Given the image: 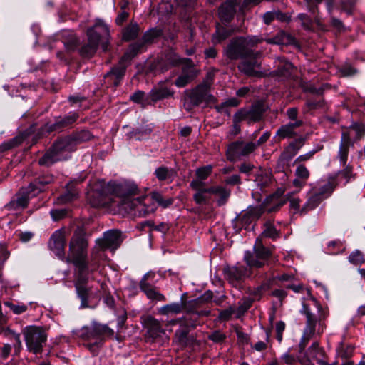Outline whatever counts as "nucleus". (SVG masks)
<instances>
[{"mask_svg": "<svg viewBox=\"0 0 365 365\" xmlns=\"http://www.w3.org/2000/svg\"><path fill=\"white\" fill-rule=\"evenodd\" d=\"M252 300L250 299H245L242 303L239 305V309L240 312H244L247 311L252 305Z\"/></svg>", "mask_w": 365, "mask_h": 365, "instance_id": "obj_61", "label": "nucleus"}, {"mask_svg": "<svg viewBox=\"0 0 365 365\" xmlns=\"http://www.w3.org/2000/svg\"><path fill=\"white\" fill-rule=\"evenodd\" d=\"M256 148L257 145L252 142H233L227 147L226 151L227 158L228 160L233 162L241 156H246L253 153Z\"/></svg>", "mask_w": 365, "mask_h": 365, "instance_id": "obj_9", "label": "nucleus"}, {"mask_svg": "<svg viewBox=\"0 0 365 365\" xmlns=\"http://www.w3.org/2000/svg\"><path fill=\"white\" fill-rule=\"evenodd\" d=\"M212 171V166L211 165L197 168L195 171L197 178L192 181H200L202 184H203V185H205V182L204 181L210 175Z\"/></svg>", "mask_w": 365, "mask_h": 365, "instance_id": "obj_33", "label": "nucleus"}, {"mask_svg": "<svg viewBox=\"0 0 365 365\" xmlns=\"http://www.w3.org/2000/svg\"><path fill=\"white\" fill-rule=\"evenodd\" d=\"M354 348L350 345H341L337 350L338 356L342 359H348L352 356Z\"/></svg>", "mask_w": 365, "mask_h": 365, "instance_id": "obj_51", "label": "nucleus"}, {"mask_svg": "<svg viewBox=\"0 0 365 365\" xmlns=\"http://www.w3.org/2000/svg\"><path fill=\"white\" fill-rule=\"evenodd\" d=\"M91 334L94 336H103L110 337L114 334V331L107 325L94 323L92 325Z\"/></svg>", "mask_w": 365, "mask_h": 365, "instance_id": "obj_30", "label": "nucleus"}, {"mask_svg": "<svg viewBox=\"0 0 365 365\" xmlns=\"http://www.w3.org/2000/svg\"><path fill=\"white\" fill-rule=\"evenodd\" d=\"M26 345L29 351L41 353L47 339L45 331L38 327H29L24 331Z\"/></svg>", "mask_w": 365, "mask_h": 365, "instance_id": "obj_7", "label": "nucleus"}, {"mask_svg": "<svg viewBox=\"0 0 365 365\" xmlns=\"http://www.w3.org/2000/svg\"><path fill=\"white\" fill-rule=\"evenodd\" d=\"M4 305L9 308L15 314H20L28 309V306L23 304H14L12 302H4Z\"/></svg>", "mask_w": 365, "mask_h": 365, "instance_id": "obj_44", "label": "nucleus"}, {"mask_svg": "<svg viewBox=\"0 0 365 365\" xmlns=\"http://www.w3.org/2000/svg\"><path fill=\"white\" fill-rule=\"evenodd\" d=\"M198 75L197 71L195 69H188L182 72V73L176 79L175 84L178 87H185L192 81H193Z\"/></svg>", "mask_w": 365, "mask_h": 365, "instance_id": "obj_28", "label": "nucleus"}, {"mask_svg": "<svg viewBox=\"0 0 365 365\" xmlns=\"http://www.w3.org/2000/svg\"><path fill=\"white\" fill-rule=\"evenodd\" d=\"M309 185L311 188L307 193V200L302 207L301 214H306L307 212L314 210L324 200L317 193L316 187L313 184H310Z\"/></svg>", "mask_w": 365, "mask_h": 365, "instance_id": "obj_20", "label": "nucleus"}, {"mask_svg": "<svg viewBox=\"0 0 365 365\" xmlns=\"http://www.w3.org/2000/svg\"><path fill=\"white\" fill-rule=\"evenodd\" d=\"M262 213V209L259 207H249L246 210L243 211L240 215L237 216L235 220L242 227L247 228L251 222L259 218Z\"/></svg>", "mask_w": 365, "mask_h": 365, "instance_id": "obj_18", "label": "nucleus"}, {"mask_svg": "<svg viewBox=\"0 0 365 365\" xmlns=\"http://www.w3.org/2000/svg\"><path fill=\"white\" fill-rule=\"evenodd\" d=\"M275 63L277 66L276 71L277 75L287 77L291 74L293 66L290 62L282 58H278Z\"/></svg>", "mask_w": 365, "mask_h": 365, "instance_id": "obj_29", "label": "nucleus"}, {"mask_svg": "<svg viewBox=\"0 0 365 365\" xmlns=\"http://www.w3.org/2000/svg\"><path fill=\"white\" fill-rule=\"evenodd\" d=\"M174 91L166 86L163 83H160L155 86L148 93V98L150 101L156 102L160 100L173 97Z\"/></svg>", "mask_w": 365, "mask_h": 365, "instance_id": "obj_21", "label": "nucleus"}, {"mask_svg": "<svg viewBox=\"0 0 365 365\" xmlns=\"http://www.w3.org/2000/svg\"><path fill=\"white\" fill-rule=\"evenodd\" d=\"M213 78H214V73L212 72H208L207 73L205 79L203 80V81L201 83H200L199 85L204 86L206 88L211 90V86H212V84L213 82Z\"/></svg>", "mask_w": 365, "mask_h": 365, "instance_id": "obj_55", "label": "nucleus"}, {"mask_svg": "<svg viewBox=\"0 0 365 365\" xmlns=\"http://www.w3.org/2000/svg\"><path fill=\"white\" fill-rule=\"evenodd\" d=\"M350 146V139L349 134L342 133L341 142L339 146L338 157L339 158L340 163L343 166L346 165L349 150Z\"/></svg>", "mask_w": 365, "mask_h": 365, "instance_id": "obj_26", "label": "nucleus"}, {"mask_svg": "<svg viewBox=\"0 0 365 365\" xmlns=\"http://www.w3.org/2000/svg\"><path fill=\"white\" fill-rule=\"evenodd\" d=\"M210 89L204 86L197 85L195 88L187 91L183 106L187 111L193 108L204 104L207 106L216 102L215 97L210 93Z\"/></svg>", "mask_w": 365, "mask_h": 365, "instance_id": "obj_5", "label": "nucleus"}, {"mask_svg": "<svg viewBox=\"0 0 365 365\" xmlns=\"http://www.w3.org/2000/svg\"><path fill=\"white\" fill-rule=\"evenodd\" d=\"M302 125V120H296L281 126L276 133V136L280 139L290 138L296 135L295 129Z\"/></svg>", "mask_w": 365, "mask_h": 365, "instance_id": "obj_24", "label": "nucleus"}, {"mask_svg": "<svg viewBox=\"0 0 365 365\" xmlns=\"http://www.w3.org/2000/svg\"><path fill=\"white\" fill-rule=\"evenodd\" d=\"M205 314V312H192L182 317L183 324L190 329H194L197 326V320L199 316Z\"/></svg>", "mask_w": 365, "mask_h": 365, "instance_id": "obj_35", "label": "nucleus"}, {"mask_svg": "<svg viewBox=\"0 0 365 365\" xmlns=\"http://www.w3.org/2000/svg\"><path fill=\"white\" fill-rule=\"evenodd\" d=\"M123 240L122 232L117 230H111L104 233L101 247L103 249L115 250Z\"/></svg>", "mask_w": 365, "mask_h": 365, "instance_id": "obj_16", "label": "nucleus"}, {"mask_svg": "<svg viewBox=\"0 0 365 365\" xmlns=\"http://www.w3.org/2000/svg\"><path fill=\"white\" fill-rule=\"evenodd\" d=\"M289 36L283 31L279 32L274 37L268 38L266 41L271 44H284L287 43V39Z\"/></svg>", "mask_w": 365, "mask_h": 365, "instance_id": "obj_45", "label": "nucleus"}, {"mask_svg": "<svg viewBox=\"0 0 365 365\" xmlns=\"http://www.w3.org/2000/svg\"><path fill=\"white\" fill-rule=\"evenodd\" d=\"M51 215L53 220L56 221L66 215L64 210H53L51 211Z\"/></svg>", "mask_w": 365, "mask_h": 365, "instance_id": "obj_59", "label": "nucleus"}, {"mask_svg": "<svg viewBox=\"0 0 365 365\" xmlns=\"http://www.w3.org/2000/svg\"><path fill=\"white\" fill-rule=\"evenodd\" d=\"M138 188L136 185H119L109 182L98 192L101 196H108L115 195L121 199V204L125 210H137L139 216H145L155 211L157 207L154 202L158 205L166 208L173 202V198L164 199L162 195L158 192H153L150 196L145 195L140 197L134 198L133 196L137 193Z\"/></svg>", "mask_w": 365, "mask_h": 365, "instance_id": "obj_1", "label": "nucleus"}, {"mask_svg": "<svg viewBox=\"0 0 365 365\" xmlns=\"http://www.w3.org/2000/svg\"><path fill=\"white\" fill-rule=\"evenodd\" d=\"M147 275H145L140 282V289L146 294L148 298L157 301L165 300V297L158 292L155 287L146 282Z\"/></svg>", "mask_w": 365, "mask_h": 365, "instance_id": "obj_25", "label": "nucleus"}, {"mask_svg": "<svg viewBox=\"0 0 365 365\" xmlns=\"http://www.w3.org/2000/svg\"><path fill=\"white\" fill-rule=\"evenodd\" d=\"M262 235L266 237L275 238L278 236V232L271 222H267L264 224V229Z\"/></svg>", "mask_w": 365, "mask_h": 365, "instance_id": "obj_43", "label": "nucleus"}, {"mask_svg": "<svg viewBox=\"0 0 365 365\" xmlns=\"http://www.w3.org/2000/svg\"><path fill=\"white\" fill-rule=\"evenodd\" d=\"M190 330V328L185 324H180V329L176 331L175 334L176 340L182 344H185L187 343V336Z\"/></svg>", "mask_w": 365, "mask_h": 365, "instance_id": "obj_36", "label": "nucleus"}, {"mask_svg": "<svg viewBox=\"0 0 365 365\" xmlns=\"http://www.w3.org/2000/svg\"><path fill=\"white\" fill-rule=\"evenodd\" d=\"M349 261L356 265H361L365 261V258L362 252L358 250L353 251L349 256Z\"/></svg>", "mask_w": 365, "mask_h": 365, "instance_id": "obj_41", "label": "nucleus"}, {"mask_svg": "<svg viewBox=\"0 0 365 365\" xmlns=\"http://www.w3.org/2000/svg\"><path fill=\"white\" fill-rule=\"evenodd\" d=\"M341 247V244L338 240L330 241L327 244V247L329 249L328 252L331 254L337 253L339 251Z\"/></svg>", "mask_w": 365, "mask_h": 365, "instance_id": "obj_53", "label": "nucleus"}, {"mask_svg": "<svg viewBox=\"0 0 365 365\" xmlns=\"http://www.w3.org/2000/svg\"><path fill=\"white\" fill-rule=\"evenodd\" d=\"M225 182L228 185H237L241 183L240 177L238 175H233L226 178Z\"/></svg>", "mask_w": 365, "mask_h": 365, "instance_id": "obj_60", "label": "nucleus"}, {"mask_svg": "<svg viewBox=\"0 0 365 365\" xmlns=\"http://www.w3.org/2000/svg\"><path fill=\"white\" fill-rule=\"evenodd\" d=\"M335 176L336 177V179L338 177L339 178H344L345 180L344 184L345 185L354 176L352 173V168L348 165H346L345 168L343 170L339 172Z\"/></svg>", "mask_w": 365, "mask_h": 365, "instance_id": "obj_50", "label": "nucleus"}, {"mask_svg": "<svg viewBox=\"0 0 365 365\" xmlns=\"http://www.w3.org/2000/svg\"><path fill=\"white\" fill-rule=\"evenodd\" d=\"M260 56V53L255 58H243L244 60L239 64V70L249 76H257L259 74V68L260 63L258 62L257 58Z\"/></svg>", "mask_w": 365, "mask_h": 365, "instance_id": "obj_19", "label": "nucleus"}, {"mask_svg": "<svg viewBox=\"0 0 365 365\" xmlns=\"http://www.w3.org/2000/svg\"><path fill=\"white\" fill-rule=\"evenodd\" d=\"M190 187L195 191L193 195L195 202L198 205L205 204L208 200V195L216 192V190L205 187L200 181H191Z\"/></svg>", "mask_w": 365, "mask_h": 365, "instance_id": "obj_17", "label": "nucleus"}, {"mask_svg": "<svg viewBox=\"0 0 365 365\" xmlns=\"http://www.w3.org/2000/svg\"><path fill=\"white\" fill-rule=\"evenodd\" d=\"M224 273L226 279L234 286H237L240 282L251 275V272L247 267L238 264L235 266L225 267Z\"/></svg>", "mask_w": 365, "mask_h": 365, "instance_id": "obj_10", "label": "nucleus"}, {"mask_svg": "<svg viewBox=\"0 0 365 365\" xmlns=\"http://www.w3.org/2000/svg\"><path fill=\"white\" fill-rule=\"evenodd\" d=\"M66 245L65 232L63 230H58L51 235L48 247L59 258L64 256V247Z\"/></svg>", "mask_w": 365, "mask_h": 365, "instance_id": "obj_15", "label": "nucleus"}, {"mask_svg": "<svg viewBox=\"0 0 365 365\" xmlns=\"http://www.w3.org/2000/svg\"><path fill=\"white\" fill-rule=\"evenodd\" d=\"M88 279V269L86 270H77L75 287L78 296L81 299V304L86 306L88 302L89 289L86 286Z\"/></svg>", "mask_w": 365, "mask_h": 365, "instance_id": "obj_13", "label": "nucleus"}, {"mask_svg": "<svg viewBox=\"0 0 365 365\" xmlns=\"http://www.w3.org/2000/svg\"><path fill=\"white\" fill-rule=\"evenodd\" d=\"M308 354L311 359L316 360L318 363L319 359H323L324 351L319 348L318 343L314 342L309 348Z\"/></svg>", "mask_w": 365, "mask_h": 365, "instance_id": "obj_37", "label": "nucleus"}, {"mask_svg": "<svg viewBox=\"0 0 365 365\" xmlns=\"http://www.w3.org/2000/svg\"><path fill=\"white\" fill-rule=\"evenodd\" d=\"M125 68H113L110 72L107 73V76H115L114 85L116 86L119 83L120 79L124 76Z\"/></svg>", "mask_w": 365, "mask_h": 365, "instance_id": "obj_46", "label": "nucleus"}, {"mask_svg": "<svg viewBox=\"0 0 365 365\" xmlns=\"http://www.w3.org/2000/svg\"><path fill=\"white\" fill-rule=\"evenodd\" d=\"M155 174L159 180H165L171 176V171L165 166H160L155 170Z\"/></svg>", "mask_w": 365, "mask_h": 365, "instance_id": "obj_48", "label": "nucleus"}, {"mask_svg": "<svg viewBox=\"0 0 365 365\" xmlns=\"http://www.w3.org/2000/svg\"><path fill=\"white\" fill-rule=\"evenodd\" d=\"M184 307L185 302L182 301L173 302L160 307L158 312L163 315L178 314L182 312Z\"/></svg>", "mask_w": 365, "mask_h": 365, "instance_id": "obj_27", "label": "nucleus"}, {"mask_svg": "<svg viewBox=\"0 0 365 365\" xmlns=\"http://www.w3.org/2000/svg\"><path fill=\"white\" fill-rule=\"evenodd\" d=\"M306 181L296 177L292 181L293 186L297 189V192H299L306 185Z\"/></svg>", "mask_w": 365, "mask_h": 365, "instance_id": "obj_62", "label": "nucleus"}, {"mask_svg": "<svg viewBox=\"0 0 365 365\" xmlns=\"http://www.w3.org/2000/svg\"><path fill=\"white\" fill-rule=\"evenodd\" d=\"M271 256V251L263 246L261 240L257 239L253 252H245L244 260L247 264V267L252 272V269L261 268L264 266Z\"/></svg>", "mask_w": 365, "mask_h": 365, "instance_id": "obj_6", "label": "nucleus"}, {"mask_svg": "<svg viewBox=\"0 0 365 365\" xmlns=\"http://www.w3.org/2000/svg\"><path fill=\"white\" fill-rule=\"evenodd\" d=\"M264 112V109L263 106L257 104L248 109L240 110L235 114L234 119L237 122L242 120L247 121L249 123L257 122L261 120Z\"/></svg>", "mask_w": 365, "mask_h": 365, "instance_id": "obj_11", "label": "nucleus"}, {"mask_svg": "<svg viewBox=\"0 0 365 365\" xmlns=\"http://www.w3.org/2000/svg\"><path fill=\"white\" fill-rule=\"evenodd\" d=\"M232 33V29H228L219 26L217 27L216 32L212 36V41L215 43H220L229 37Z\"/></svg>", "mask_w": 365, "mask_h": 365, "instance_id": "obj_34", "label": "nucleus"}, {"mask_svg": "<svg viewBox=\"0 0 365 365\" xmlns=\"http://www.w3.org/2000/svg\"><path fill=\"white\" fill-rule=\"evenodd\" d=\"M78 117V115L77 113H68V115H66L63 118H58L56 120V122L54 123H53L52 125H46L45 126V129L48 132H51V131L62 128L65 126L69 125L72 124L73 123H74L77 120Z\"/></svg>", "mask_w": 365, "mask_h": 365, "instance_id": "obj_23", "label": "nucleus"}, {"mask_svg": "<svg viewBox=\"0 0 365 365\" xmlns=\"http://www.w3.org/2000/svg\"><path fill=\"white\" fill-rule=\"evenodd\" d=\"M300 200L299 198H294L289 200V207L292 210H293L295 213L300 212L302 211V208L300 206Z\"/></svg>", "mask_w": 365, "mask_h": 365, "instance_id": "obj_54", "label": "nucleus"}, {"mask_svg": "<svg viewBox=\"0 0 365 365\" xmlns=\"http://www.w3.org/2000/svg\"><path fill=\"white\" fill-rule=\"evenodd\" d=\"M129 14L125 11L120 12L116 17L115 22L118 25H122L123 23L128 18Z\"/></svg>", "mask_w": 365, "mask_h": 365, "instance_id": "obj_63", "label": "nucleus"}, {"mask_svg": "<svg viewBox=\"0 0 365 365\" xmlns=\"http://www.w3.org/2000/svg\"><path fill=\"white\" fill-rule=\"evenodd\" d=\"M317 322V319H307L306 322V326L304 329L303 335L307 336V338L311 339L314 333H315V328L316 324Z\"/></svg>", "mask_w": 365, "mask_h": 365, "instance_id": "obj_39", "label": "nucleus"}, {"mask_svg": "<svg viewBox=\"0 0 365 365\" xmlns=\"http://www.w3.org/2000/svg\"><path fill=\"white\" fill-rule=\"evenodd\" d=\"M306 104L310 110H314L323 108L324 101L309 100L307 101Z\"/></svg>", "mask_w": 365, "mask_h": 365, "instance_id": "obj_57", "label": "nucleus"}, {"mask_svg": "<svg viewBox=\"0 0 365 365\" xmlns=\"http://www.w3.org/2000/svg\"><path fill=\"white\" fill-rule=\"evenodd\" d=\"M225 338V334L220 331H215L209 335V339L216 343L222 341Z\"/></svg>", "mask_w": 365, "mask_h": 365, "instance_id": "obj_56", "label": "nucleus"}, {"mask_svg": "<svg viewBox=\"0 0 365 365\" xmlns=\"http://www.w3.org/2000/svg\"><path fill=\"white\" fill-rule=\"evenodd\" d=\"M141 322L147 330V336L152 339H155L165 334V329L162 327L160 322L151 315L142 316Z\"/></svg>", "mask_w": 365, "mask_h": 365, "instance_id": "obj_12", "label": "nucleus"}, {"mask_svg": "<svg viewBox=\"0 0 365 365\" xmlns=\"http://www.w3.org/2000/svg\"><path fill=\"white\" fill-rule=\"evenodd\" d=\"M239 3L237 0H228L222 4L219 9L220 19L225 21H230L233 18L236 6Z\"/></svg>", "mask_w": 365, "mask_h": 365, "instance_id": "obj_22", "label": "nucleus"}, {"mask_svg": "<svg viewBox=\"0 0 365 365\" xmlns=\"http://www.w3.org/2000/svg\"><path fill=\"white\" fill-rule=\"evenodd\" d=\"M139 32V27L136 23L131 22L122 32L123 40L128 41L135 38Z\"/></svg>", "mask_w": 365, "mask_h": 365, "instance_id": "obj_32", "label": "nucleus"}, {"mask_svg": "<svg viewBox=\"0 0 365 365\" xmlns=\"http://www.w3.org/2000/svg\"><path fill=\"white\" fill-rule=\"evenodd\" d=\"M88 240L83 228L78 227L69 242V255L67 261H71L76 270L88 269L87 260Z\"/></svg>", "mask_w": 365, "mask_h": 365, "instance_id": "obj_3", "label": "nucleus"}, {"mask_svg": "<svg viewBox=\"0 0 365 365\" xmlns=\"http://www.w3.org/2000/svg\"><path fill=\"white\" fill-rule=\"evenodd\" d=\"M344 133L349 134V138L351 135H354L355 138H359L365 133V126L363 124L354 123L349 127L347 132Z\"/></svg>", "mask_w": 365, "mask_h": 365, "instance_id": "obj_38", "label": "nucleus"}, {"mask_svg": "<svg viewBox=\"0 0 365 365\" xmlns=\"http://www.w3.org/2000/svg\"><path fill=\"white\" fill-rule=\"evenodd\" d=\"M5 334L9 337H10L11 339H12L15 341V342H16V344H14L15 352H16V354L19 353V351L22 347V344H21V339H20V334H16L11 330H7L5 332Z\"/></svg>", "mask_w": 365, "mask_h": 365, "instance_id": "obj_47", "label": "nucleus"}, {"mask_svg": "<svg viewBox=\"0 0 365 365\" xmlns=\"http://www.w3.org/2000/svg\"><path fill=\"white\" fill-rule=\"evenodd\" d=\"M341 73L344 76H349L355 74L356 71L351 66H344L341 69Z\"/></svg>", "mask_w": 365, "mask_h": 365, "instance_id": "obj_64", "label": "nucleus"}, {"mask_svg": "<svg viewBox=\"0 0 365 365\" xmlns=\"http://www.w3.org/2000/svg\"><path fill=\"white\" fill-rule=\"evenodd\" d=\"M312 184L316 187L317 193L326 199L331 195L338 185V181H336V176L330 175L327 179L319 180L316 183Z\"/></svg>", "mask_w": 365, "mask_h": 365, "instance_id": "obj_14", "label": "nucleus"}, {"mask_svg": "<svg viewBox=\"0 0 365 365\" xmlns=\"http://www.w3.org/2000/svg\"><path fill=\"white\" fill-rule=\"evenodd\" d=\"M244 37L236 38L231 41L225 49V55L230 59L255 58L259 52L246 47Z\"/></svg>", "mask_w": 365, "mask_h": 365, "instance_id": "obj_8", "label": "nucleus"}, {"mask_svg": "<svg viewBox=\"0 0 365 365\" xmlns=\"http://www.w3.org/2000/svg\"><path fill=\"white\" fill-rule=\"evenodd\" d=\"M295 176L307 182L310 176V173L304 165H299L295 170Z\"/></svg>", "mask_w": 365, "mask_h": 365, "instance_id": "obj_49", "label": "nucleus"}, {"mask_svg": "<svg viewBox=\"0 0 365 365\" xmlns=\"http://www.w3.org/2000/svg\"><path fill=\"white\" fill-rule=\"evenodd\" d=\"M88 43L80 51L83 56H93L98 46L101 39H106L109 36V29L101 20H97L95 25L87 31Z\"/></svg>", "mask_w": 365, "mask_h": 365, "instance_id": "obj_4", "label": "nucleus"}, {"mask_svg": "<svg viewBox=\"0 0 365 365\" xmlns=\"http://www.w3.org/2000/svg\"><path fill=\"white\" fill-rule=\"evenodd\" d=\"M130 99L135 103L141 104L143 106H145L148 101H150L148 98V95L146 96L145 93L140 91L135 92L130 96Z\"/></svg>", "mask_w": 365, "mask_h": 365, "instance_id": "obj_42", "label": "nucleus"}, {"mask_svg": "<svg viewBox=\"0 0 365 365\" xmlns=\"http://www.w3.org/2000/svg\"><path fill=\"white\" fill-rule=\"evenodd\" d=\"M281 359L284 363L288 365H292L296 362V358L294 355L289 354V352H286L282 355Z\"/></svg>", "mask_w": 365, "mask_h": 365, "instance_id": "obj_58", "label": "nucleus"}, {"mask_svg": "<svg viewBox=\"0 0 365 365\" xmlns=\"http://www.w3.org/2000/svg\"><path fill=\"white\" fill-rule=\"evenodd\" d=\"M244 40L245 41L244 43L246 45V47L249 48V47L255 46V45L261 43L263 41V38L260 36H253L244 38Z\"/></svg>", "mask_w": 365, "mask_h": 365, "instance_id": "obj_52", "label": "nucleus"}, {"mask_svg": "<svg viewBox=\"0 0 365 365\" xmlns=\"http://www.w3.org/2000/svg\"><path fill=\"white\" fill-rule=\"evenodd\" d=\"M87 133L67 136L56 141L52 148L39 159L41 165L50 166L56 162L67 160L76 150L78 143L88 139Z\"/></svg>", "mask_w": 365, "mask_h": 365, "instance_id": "obj_2", "label": "nucleus"}, {"mask_svg": "<svg viewBox=\"0 0 365 365\" xmlns=\"http://www.w3.org/2000/svg\"><path fill=\"white\" fill-rule=\"evenodd\" d=\"M210 189H214L215 190L216 189V192H211V195H215L219 197L217 200L218 205H224L230 197L231 192L230 190L222 186H212L210 187Z\"/></svg>", "mask_w": 365, "mask_h": 365, "instance_id": "obj_31", "label": "nucleus"}, {"mask_svg": "<svg viewBox=\"0 0 365 365\" xmlns=\"http://www.w3.org/2000/svg\"><path fill=\"white\" fill-rule=\"evenodd\" d=\"M255 181L259 187H262L267 186L271 182V175L266 172L260 171V173L256 175Z\"/></svg>", "mask_w": 365, "mask_h": 365, "instance_id": "obj_40", "label": "nucleus"}]
</instances>
